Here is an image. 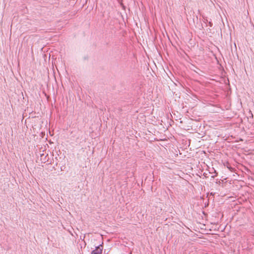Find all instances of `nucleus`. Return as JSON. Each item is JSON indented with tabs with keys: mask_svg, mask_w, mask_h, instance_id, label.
<instances>
[{
	"mask_svg": "<svg viewBox=\"0 0 254 254\" xmlns=\"http://www.w3.org/2000/svg\"><path fill=\"white\" fill-rule=\"evenodd\" d=\"M91 254H102V245L97 247L95 250L93 251Z\"/></svg>",
	"mask_w": 254,
	"mask_h": 254,
	"instance_id": "nucleus-1",
	"label": "nucleus"
}]
</instances>
